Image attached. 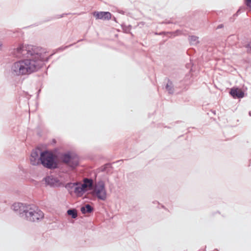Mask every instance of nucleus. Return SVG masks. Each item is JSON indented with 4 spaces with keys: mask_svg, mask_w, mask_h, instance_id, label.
<instances>
[{
    "mask_svg": "<svg viewBox=\"0 0 251 251\" xmlns=\"http://www.w3.org/2000/svg\"><path fill=\"white\" fill-rule=\"evenodd\" d=\"M17 58H26L14 62L11 68L16 76L30 75L37 71L43 65L41 49L31 45H20L13 52Z\"/></svg>",
    "mask_w": 251,
    "mask_h": 251,
    "instance_id": "f257e3e1",
    "label": "nucleus"
},
{
    "mask_svg": "<svg viewBox=\"0 0 251 251\" xmlns=\"http://www.w3.org/2000/svg\"><path fill=\"white\" fill-rule=\"evenodd\" d=\"M55 158V155L49 151H43L40 155L41 163L44 167L49 169L56 167Z\"/></svg>",
    "mask_w": 251,
    "mask_h": 251,
    "instance_id": "f03ea898",
    "label": "nucleus"
},
{
    "mask_svg": "<svg viewBox=\"0 0 251 251\" xmlns=\"http://www.w3.org/2000/svg\"><path fill=\"white\" fill-rule=\"evenodd\" d=\"M92 194L99 200L105 201L106 199L107 192L103 181H99L95 184Z\"/></svg>",
    "mask_w": 251,
    "mask_h": 251,
    "instance_id": "7ed1b4c3",
    "label": "nucleus"
},
{
    "mask_svg": "<svg viewBox=\"0 0 251 251\" xmlns=\"http://www.w3.org/2000/svg\"><path fill=\"white\" fill-rule=\"evenodd\" d=\"M25 214L27 219L32 222L38 221L44 218L42 211L35 207L25 210Z\"/></svg>",
    "mask_w": 251,
    "mask_h": 251,
    "instance_id": "20e7f679",
    "label": "nucleus"
},
{
    "mask_svg": "<svg viewBox=\"0 0 251 251\" xmlns=\"http://www.w3.org/2000/svg\"><path fill=\"white\" fill-rule=\"evenodd\" d=\"M62 161L73 168L76 167L78 164V158L75 155L64 154L62 156Z\"/></svg>",
    "mask_w": 251,
    "mask_h": 251,
    "instance_id": "39448f33",
    "label": "nucleus"
},
{
    "mask_svg": "<svg viewBox=\"0 0 251 251\" xmlns=\"http://www.w3.org/2000/svg\"><path fill=\"white\" fill-rule=\"evenodd\" d=\"M93 16H95L96 19L101 20H109L111 18V14L109 12H94Z\"/></svg>",
    "mask_w": 251,
    "mask_h": 251,
    "instance_id": "423d86ee",
    "label": "nucleus"
},
{
    "mask_svg": "<svg viewBox=\"0 0 251 251\" xmlns=\"http://www.w3.org/2000/svg\"><path fill=\"white\" fill-rule=\"evenodd\" d=\"M82 187L86 192L88 190H91L94 188L93 180L92 179L85 178L83 180V183H81Z\"/></svg>",
    "mask_w": 251,
    "mask_h": 251,
    "instance_id": "0eeeda50",
    "label": "nucleus"
},
{
    "mask_svg": "<svg viewBox=\"0 0 251 251\" xmlns=\"http://www.w3.org/2000/svg\"><path fill=\"white\" fill-rule=\"evenodd\" d=\"M73 187H74V192L78 197L82 196L85 192L82 187L81 183H73L72 184Z\"/></svg>",
    "mask_w": 251,
    "mask_h": 251,
    "instance_id": "6e6552de",
    "label": "nucleus"
},
{
    "mask_svg": "<svg viewBox=\"0 0 251 251\" xmlns=\"http://www.w3.org/2000/svg\"><path fill=\"white\" fill-rule=\"evenodd\" d=\"M30 160L31 164L33 165H36L40 163V157H39V155L36 151H33L31 152Z\"/></svg>",
    "mask_w": 251,
    "mask_h": 251,
    "instance_id": "1a4fd4ad",
    "label": "nucleus"
},
{
    "mask_svg": "<svg viewBox=\"0 0 251 251\" xmlns=\"http://www.w3.org/2000/svg\"><path fill=\"white\" fill-rule=\"evenodd\" d=\"M166 83L165 85V88L169 94H173L174 93V86L173 82L169 79L166 78Z\"/></svg>",
    "mask_w": 251,
    "mask_h": 251,
    "instance_id": "9d476101",
    "label": "nucleus"
},
{
    "mask_svg": "<svg viewBox=\"0 0 251 251\" xmlns=\"http://www.w3.org/2000/svg\"><path fill=\"white\" fill-rule=\"evenodd\" d=\"M229 94H245L244 92L237 86L231 88Z\"/></svg>",
    "mask_w": 251,
    "mask_h": 251,
    "instance_id": "9b49d317",
    "label": "nucleus"
},
{
    "mask_svg": "<svg viewBox=\"0 0 251 251\" xmlns=\"http://www.w3.org/2000/svg\"><path fill=\"white\" fill-rule=\"evenodd\" d=\"M188 40L191 45H197L199 43V37L194 35L189 36Z\"/></svg>",
    "mask_w": 251,
    "mask_h": 251,
    "instance_id": "f8f14e48",
    "label": "nucleus"
},
{
    "mask_svg": "<svg viewBox=\"0 0 251 251\" xmlns=\"http://www.w3.org/2000/svg\"><path fill=\"white\" fill-rule=\"evenodd\" d=\"M92 210L93 208L89 204H87L85 206L81 208V211L83 213H90Z\"/></svg>",
    "mask_w": 251,
    "mask_h": 251,
    "instance_id": "ddd939ff",
    "label": "nucleus"
},
{
    "mask_svg": "<svg viewBox=\"0 0 251 251\" xmlns=\"http://www.w3.org/2000/svg\"><path fill=\"white\" fill-rule=\"evenodd\" d=\"M69 215L71 216L73 218H75L77 217V212L75 209H70L67 211Z\"/></svg>",
    "mask_w": 251,
    "mask_h": 251,
    "instance_id": "4468645a",
    "label": "nucleus"
},
{
    "mask_svg": "<svg viewBox=\"0 0 251 251\" xmlns=\"http://www.w3.org/2000/svg\"><path fill=\"white\" fill-rule=\"evenodd\" d=\"M246 7L245 6H243L240 7V8L238 10L236 14L234 15V16H237L239 14L241 13L242 12H244L245 11Z\"/></svg>",
    "mask_w": 251,
    "mask_h": 251,
    "instance_id": "2eb2a0df",
    "label": "nucleus"
},
{
    "mask_svg": "<svg viewBox=\"0 0 251 251\" xmlns=\"http://www.w3.org/2000/svg\"><path fill=\"white\" fill-rule=\"evenodd\" d=\"M246 4L249 8H251V0H246Z\"/></svg>",
    "mask_w": 251,
    "mask_h": 251,
    "instance_id": "dca6fc26",
    "label": "nucleus"
},
{
    "mask_svg": "<svg viewBox=\"0 0 251 251\" xmlns=\"http://www.w3.org/2000/svg\"><path fill=\"white\" fill-rule=\"evenodd\" d=\"M73 45V44H71V45H70L69 46H65L64 47H61V48H59L58 50H65L66 49H67L68 48H69V47H71V46H72Z\"/></svg>",
    "mask_w": 251,
    "mask_h": 251,
    "instance_id": "f3484780",
    "label": "nucleus"
},
{
    "mask_svg": "<svg viewBox=\"0 0 251 251\" xmlns=\"http://www.w3.org/2000/svg\"><path fill=\"white\" fill-rule=\"evenodd\" d=\"M234 99L243 98L244 95H232Z\"/></svg>",
    "mask_w": 251,
    "mask_h": 251,
    "instance_id": "a211bd4d",
    "label": "nucleus"
},
{
    "mask_svg": "<svg viewBox=\"0 0 251 251\" xmlns=\"http://www.w3.org/2000/svg\"><path fill=\"white\" fill-rule=\"evenodd\" d=\"M234 38H235V36H233V35H232V36H230L229 37H228V40H229L230 39H233Z\"/></svg>",
    "mask_w": 251,
    "mask_h": 251,
    "instance_id": "6ab92c4d",
    "label": "nucleus"
},
{
    "mask_svg": "<svg viewBox=\"0 0 251 251\" xmlns=\"http://www.w3.org/2000/svg\"><path fill=\"white\" fill-rule=\"evenodd\" d=\"M223 26H223V25L221 24V25H219L218 26L217 28H222Z\"/></svg>",
    "mask_w": 251,
    "mask_h": 251,
    "instance_id": "aec40b11",
    "label": "nucleus"
},
{
    "mask_svg": "<svg viewBox=\"0 0 251 251\" xmlns=\"http://www.w3.org/2000/svg\"><path fill=\"white\" fill-rule=\"evenodd\" d=\"M41 90H39L37 92V94H39L40 93Z\"/></svg>",
    "mask_w": 251,
    "mask_h": 251,
    "instance_id": "412c9836",
    "label": "nucleus"
},
{
    "mask_svg": "<svg viewBox=\"0 0 251 251\" xmlns=\"http://www.w3.org/2000/svg\"><path fill=\"white\" fill-rule=\"evenodd\" d=\"M63 17V16H62V15H60V16H58V17H57V18H61V17Z\"/></svg>",
    "mask_w": 251,
    "mask_h": 251,
    "instance_id": "4be33fe9",
    "label": "nucleus"
}]
</instances>
